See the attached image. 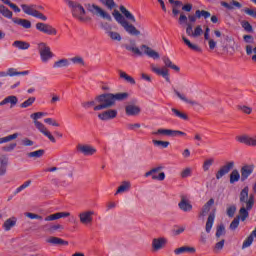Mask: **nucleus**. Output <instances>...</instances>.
<instances>
[{
  "instance_id": "obj_47",
  "label": "nucleus",
  "mask_w": 256,
  "mask_h": 256,
  "mask_svg": "<svg viewBox=\"0 0 256 256\" xmlns=\"http://www.w3.org/2000/svg\"><path fill=\"white\" fill-rule=\"evenodd\" d=\"M4 5H8L10 9L14 10V13H21V8L17 4L11 3L10 0H1Z\"/></svg>"
},
{
  "instance_id": "obj_33",
  "label": "nucleus",
  "mask_w": 256,
  "mask_h": 256,
  "mask_svg": "<svg viewBox=\"0 0 256 256\" xmlns=\"http://www.w3.org/2000/svg\"><path fill=\"white\" fill-rule=\"evenodd\" d=\"M182 41L185 43V45H187V47L189 49H191L192 51H196V53H201V47L197 46V44H193L191 43V41L189 39H187V37L182 36Z\"/></svg>"
},
{
  "instance_id": "obj_7",
  "label": "nucleus",
  "mask_w": 256,
  "mask_h": 256,
  "mask_svg": "<svg viewBox=\"0 0 256 256\" xmlns=\"http://www.w3.org/2000/svg\"><path fill=\"white\" fill-rule=\"evenodd\" d=\"M95 101L99 103L94 107V111H103V109H109L115 105L113 93H105L95 98Z\"/></svg>"
},
{
  "instance_id": "obj_43",
  "label": "nucleus",
  "mask_w": 256,
  "mask_h": 256,
  "mask_svg": "<svg viewBox=\"0 0 256 256\" xmlns=\"http://www.w3.org/2000/svg\"><path fill=\"white\" fill-rule=\"evenodd\" d=\"M69 59L67 58H62L56 62H54L53 67L54 68H61V67H69Z\"/></svg>"
},
{
  "instance_id": "obj_35",
  "label": "nucleus",
  "mask_w": 256,
  "mask_h": 256,
  "mask_svg": "<svg viewBox=\"0 0 256 256\" xmlns=\"http://www.w3.org/2000/svg\"><path fill=\"white\" fill-rule=\"evenodd\" d=\"M120 79H124L126 83H130V85H135V78L131 77L129 74H127L125 71L119 70L118 71Z\"/></svg>"
},
{
  "instance_id": "obj_14",
  "label": "nucleus",
  "mask_w": 256,
  "mask_h": 256,
  "mask_svg": "<svg viewBox=\"0 0 256 256\" xmlns=\"http://www.w3.org/2000/svg\"><path fill=\"white\" fill-rule=\"evenodd\" d=\"M76 150L78 151V153H82V155H85L86 157L95 155V153H97V149L88 144H78L76 146Z\"/></svg>"
},
{
  "instance_id": "obj_6",
  "label": "nucleus",
  "mask_w": 256,
  "mask_h": 256,
  "mask_svg": "<svg viewBox=\"0 0 256 256\" xmlns=\"http://www.w3.org/2000/svg\"><path fill=\"white\" fill-rule=\"evenodd\" d=\"M44 115H45L44 112H35V113L31 114L30 117H31V119H33L36 129H38V131H40V133H42V135L47 137L49 139V141H51V143H57V140L55 139V136H53V134H51V131H49L47 129V127H45L43 125V123L38 121V119H41V117H44Z\"/></svg>"
},
{
  "instance_id": "obj_60",
  "label": "nucleus",
  "mask_w": 256,
  "mask_h": 256,
  "mask_svg": "<svg viewBox=\"0 0 256 256\" xmlns=\"http://www.w3.org/2000/svg\"><path fill=\"white\" fill-rule=\"evenodd\" d=\"M82 107L84 109H91V107H97V102H96V100L95 101L92 100V101L83 102Z\"/></svg>"
},
{
  "instance_id": "obj_40",
  "label": "nucleus",
  "mask_w": 256,
  "mask_h": 256,
  "mask_svg": "<svg viewBox=\"0 0 256 256\" xmlns=\"http://www.w3.org/2000/svg\"><path fill=\"white\" fill-rule=\"evenodd\" d=\"M0 13L1 15H3V17H6V19H13V12L9 10V8L1 4H0Z\"/></svg>"
},
{
  "instance_id": "obj_27",
  "label": "nucleus",
  "mask_w": 256,
  "mask_h": 256,
  "mask_svg": "<svg viewBox=\"0 0 256 256\" xmlns=\"http://www.w3.org/2000/svg\"><path fill=\"white\" fill-rule=\"evenodd\" d=\"M13 23L16 25H20V27H23L24 29H31V21L23 18H13Z\"/></svg>"
},
{
  "instance_id": "obj_53",
  "label": "nucleus",
  "mask_w": 256,
  "mask_h": 256,
  "mask_svg": "<svg viewBox=\"0 0 256 256\" xmlns=\"http://www.w3.org/2000/svg\"><path fill=\"white\" fill-rule=\"evenodd\" d=\"M238 111H241L244 113V115H251L253 113V108L247 105H238Z\"/></svg>"
},
{
  "instance_id": "obj_12",
  "label": "nucleus",
  "mask_w": 256,
  "mask_h": 256,
  "mask_svg": "<svg viewBox=\"0 0 256 256\" xmlns=\"http://www.w3.org/2000/svg\"><path fill=\"white\" fill-rule=\"evenodd\" d=\"M36 29L45 35H57V29H55L51 24L38 22L36 23Z\"/></svg>"
},
{
  "instance_id": "obj_36",
  "label": "nucleus",
  "mask_w": 256,
  "mask_h": 256,
  "mask_svg": "<svg viewBox=\"0 0 256 256\" xmlns=\"http://www.w3.org/2000/svg\"><path fill=\"white\" fill-rule=\"evenodd\" d=\"M47 243H50L51 245H69V242L55 236H51L47 240Z\"/></svg>"
},
{
  "instance_id": "obj_8",
  "label": "nucleus",
  "mask_w": 256,
  "mask_h": 256,
  "mask_svg": "<svg viewBox=\"0 0 256 256\" xmlns=\"http://www.w3.org/2000/svg\"><path fill=\"white\" fill-rule=\"evenodd\" d=\"M21 8L26 15H30L31 17H35L36 19H41V21H47V16L37 10V5L22 4Z\"/></svg>"
},
{
  "instance_id": "obj_51",
  "label": "nucleus",
  "mask_w": 256,
  "mask_h": 256,
  "mask_svg": "<svg viewBox=\"0 0 256 256\" xmlns=\"http://www.w3.org/2000/svg\"><path fill=\"white\" fill-rule=\"evenodd\" d=\"M183 5V2L176 0L174 1V3L172 4V14L174 17H177V15H179V10L177 9V7H181Z\"/></svg>"
},
{
  "instance_id": "obj_37",
  "label": "nucleus",
  "mask_w": 256,
  "mask_h": 256,
  "mask_svg": "<svg viewBox=\"0 0 256 256\" xmlns=\"http://www.w3.org/2000/svg\"><path fill=\"white\" fill-rule=\"evenodd\" d=\"M213 223H215V213L209 214L206 221V233H211V229H213Z\"/></svg>"
},
{
  "instance_id": "obj_1",
  "label": "nucleus",
  "mask_w": 256,
  "mask_h": 256,
  "mask_svg": "<svg viewBox=\"0 0 256 256\" xmlns=\"http://www.w3.org/2000/svg\"><path fill=\"white\" fill-rule=\"evenodd\" d=\"M66 3L71 11L72 17L76 19V21H79V23H91V21H93V18L87 15V11L92 15H96V17L106 19V21H113V18L109 12L95 4H85V9L81 3L77 1L67 0Z\"/></svg>"
},
{
  "instance_id": "obj_46",
  "label": "nucleus",
  "mask_w": 256,
  "mask_h": 256,
  "mask_svg": "<svg viewBox=\"0 0 256 256\" xmlns=\"http://www.w3.org/2000/svg\"><path fill=\"white\" fill-rule=\"evenodd\" d=\"M213 163H215V158L206 159L202 165L203 171L204 172L209 171V169H211V166L213 165Z\"/></svg>"
},
{
  "instance_id": "obj_41",
  "label": "nucleus",
  "mask_w": 256,
  "mask_h": 256,
  "mask_svg": "<svg viewBox=\"0 0 256 256\" xmlns=\"http://www.w3.org/2000/svg\"><path fill=\"white\" fill-rule=\"evenodd\" d=\"M241 179V174H239V170L234 169L230 173V184L233 185L234 183H237Z\"/></svg>"
},
{
  "instance_id": "obj_13",
  "label": "nucleus",
  "mask_w": 256,
  "mask_h": 256,
  "mask_svg": "<svg viewBox=\"0 0 256 256\" xmlns=\"http://www.w3.org/2000/svg\"><path fill=\"white\" fill-rule=\"evenodd\" d=\"M235 167V162L229 161L225 165L221 166L220 169L216 172V179H223L233 168Z\"/></svg>"
},
{
  "instance_id": "obj_38",
  "label": "nucleus",
  "mask_w": 256,
  "mask_h": 256,
  "mask_svg": "<svg viewBox=\"0 0 256 256\" xmlns=\"http://www.w3.org/2000/svg\"><path fill=\"white\" fill-rule=\"evenodd\" d=\"M131 189V182L129 181H124L122 184L118 187L115 195H119V193H127Z\"/></svg>"
},
{
  "instance_id": "obj_9",
  "label": "nucleus",
  "mask_w": 256,
  "mask_h": 256,
  "mask_svg": "<svg viewBox=\"0 0 256 256\" xmlns=\"http://www.w3.org/2000/svg\"><path fill=\"white\" fill-rule=\"evenodd\" d=\"M38 51L41 57V61H43V63H47L49 59H53V52H51V47H49L47 43L45 42L39 43Z\"/></svg>"
},
{
  "instance_id": "obj_62",
  "label": "nucleus",
  "mask_w": 256,
  "mask_h": 256,
  "mask_svg": "<svg viewBox=\"0 0 256 256\" xmlns=\"http://www.w3.org/2000/svg\"><path fill=\"white\" fill-rule=\"evenodd\" d=\"M201 35H203V28L201 27V25H198L193 31V37H201Z\"/></svg>"
},
{
  "instance_id": "obj_31",
  "label": "nucleus",
  "mask_w": 256,
  "mask_h": 256,
  "mask_svg": "<svg viewBox=\"0 0 256 256\" xmlns=\"http://www.w3.org/2000/svg\"><path fill=\"white\" fill-rule=\"evenodd\" d=\"M12 46H14L16 49H20L22 51H25L31 47V44L29 42H25L22 40H16L13 42Z\"/></svg>"
},
{
  "instance_id": "obj_55",
  "label": "nucleus",
  "mask_w": 256,
  "mask_h": 256,
  "mask_svg": "<svg viewBox=\"0 0 256 256\" xmlns=\"http://www.w3.org/2000/svg\"><path fill=\"white\" fill-rule=\"evenodd\" d=\"M35 103V97H30L26 101L20 104L21 109H27V107H31Z\"/></svg>"
},
{
  "instance_id": "obj_24",
  "label": "nucleus",
  "mask_w": 256,
  "mask_h": 256,
  "mask_svg": "<svg viewBox=\"0 0 256 256\" xmlns=\"http://www.w3.org/2000/svg\"><path fill=\"white\" fill-rule=\"evenodd\" d=\"M8 103H10V107L13 109V107L19 103V98H17V96L10 95L0 102V107H3V105H8Z\"/></svg>"
},
{
  "instance_id": "obj_23",
  "label": "nucleus",
  "mask_w": 256,
  "mask_h": 256,
  "mask_svg": "<svg viewBox=\"0 0 256 256\" xmlns=\"http://www.w3.org/2000/svg\"><path fill=\"white\" fill-rule=\"evenodd\" d=\"M65 217H71V213H69V212H57V213L51 214L49 216H46L44 218V221H57V219H63Z\"/></svg>"
},
{
  "instance_id": "obj_32",
  "label": "nucleus",
  "mask_w": 256,
  "mask_h": 256,
  "mask_svg": "<svg viewBox=\"0 0 256 256\" xmlns=\"http://www.w3.org/2000/svg\"><path fill=\"white\" fill-rule=\"evenodd\" d=\"M174 117H178V119H182L183 121H189V115L187 113L177 109V108H172L171 109Z\"/></svg>"
},
{
  "instance_id": "obj_2",
  "label": "nucleus",
  "mask_w": 256,
  "mask_h": 256,
  "mask_svg": "<svg viewBox=\"0 0 256 256\" xmlns=\"http://www.w3.org/2000/svg\"><path fill=\"white\" fill-rule=\"evenodd\" d=\"M119 9L120 12L117 9H114L112 12V16L114 17L115 21L124 29L126 33H128V35H131L132 37H139V35H141V31L132 24L137 21L135 16L123 5H121Z\"/></svg>"
},
{
  "instance_id": "obj_61",
  "label": "nucleus",
  "mask_w": 256,
  "mask_h": 256,
  "mask_svg": "<svg viewBox=\"0 0 256 256\" xmlns=\"http://www.w3.org/2000/svg\"><path fill=\"white\" fill-rule=\"evenodd\" d=\"M126 128L128 129V131H137V129H141V124L140 123H128L126 124Z\"/></svg>"
},
{
  "instance_id": "obj_64",
  "label": "nucleus",
  "mask_w": 256,
  "mask_h": 256,
  "mask_svg": "<svg viewBox=\"0 0 256 256\" xmlns=\"http://www.w3.org/2000/svg\"><path fill=\"white\" fill-rule=\"evenodd\" d=\"M191 173V168H185L184 170H182L180 176L182 177V179H187V177H191Z\"/></svg>"
},
{
  "instance_id": "obj_52",
  "label": "nucleus",
  "mask_w": 256,
  "mask_h": 256,
  "mask_svg": "<svg viewBox=\"0 0 256 256\" xmlns=\"http://www.w3.org/2000/svg\"><path fill=\"white\" fill-rule=\"evenodd\" d=\"M152 143L155 147H162V149H167L170 145L169 141L163 140H153Z\"/></svg>"
},
{
  "instance_id": "obj_49",
  "label": "nucleus",
  "mask_w": 256,
  "mask_h": 256,
  "mask_svg": "<svg viewBox=\"0 0 256 256\" xmlns=\"http://www.w3.org/2000/svg\"><path fill=\"white\" fill-rule=\"evenodd\" d=\"M70 61L74 65H81V67H85V60L81 56H74L70 59Z\"/></svg>"
},
{
  "instance_id": "obj_26",
  "label": "nucleus",
  "mask_w": 256,
  "mask_h": 256,
  "mask_svg": "<svg viewBox=\"0 0 256 256\" xmlns=\"http://www.w3.org/2000/svg\"><path fill=\"white\" fill-rule=\"evenodd\" d=\"M15 225H17V217L13 216V217L5 220L2 227H3L4 231H11V229H13V227H15Z\"/></svg>"
},
{
  "instance_id": "obj_30",
  "label": "nucleus",
  "mask_w": 256,
  "mask_h": 256,
  "mask_svg": "<svg viewBox=\"0 0 256 256\" xmlns=\"http://www.w3.org/2000/svg\"><path fill=\"white\" fill-rule=\"evenodd\" d=\"M195 247H190V246H182L179 248H176L174 250V253L176 255H183V253H195Z\"/></svg>"
},
{
  "instance_id": "obj_10",
  "label": "nucleus",
  "mask_w": 256,
  "mask_h": 256,
  "mask_svg": "<svg viewBox=\"0 0 256 256\" xmlns=\"http://www.w3.org/2000/svg\"><path fill=\"white\" fill-rule=\"evenodd\" d=\"M95 211L85 210L78 214L79 221L82 225H92Z\"/></svg>"
},
{
  "instance_id": "obj_15",
  "label": "nucleus",
  "mask_w": 256,
  "mask_h": 256,
  "mask_svg": "<svg viewBox=\"0 0 256 256\" xmlns=\"http://www.w3.org/2000/svg\"><path fill=\"white\" fill-rule=\"evenodd\" d=\"M255 171V165L253 164H246L241 167L240 169V179L241 181H247L251 175H253V172Z\"/></svg>"
},
{
  "instance_id": "obj_20",
  "label": "nucleus",
  "mask_w": 256,
  "mask_h": 256,
  "mask_svg": "<svg viewBox=\"0 0 256 256\" xmlns=\"http://www.w3.org/2000/svg\"><path fill=\"white\" fill-rule=\"evenodd\" d=\"M125 113L129 117H135L141 113V108L134 104H128L125 106Z\"/></svg>"
},
{
  "instance_id": "obj_45",
  "label": "nucleus",
  "mask_w": 256,
  "mask_h": 256,
  "mask_svg": "<svg viewBox=\"0 0 256 256\" xmlns=\"http://www.w3.org/2000/svg\"><path fill=\"white\" fill-rule=\"evenodd\" d=\"M99 1H100V3H102V5L107 7V9H109V11H113V9H115V7H117L115 0H99Z\"/></svg>"
},
{
  "instance_id": "obj_58",
  "label": "nucleus",
  "mask_w": 256,
  "mask_h": 256,
  "mask_svg": "<svg viewBox=\"0 0 256 256\" xmlns=\"http://www.w3.org/2000/svg\"><path fill=\"white\" fill-rule=\"evenodd\" d=\"M225 247V239L220 240L214 246V253H219Z\"/></svg>"
},
{
  "instance_id": "obj_50",
  "label": "nucleus",
  "mask_w": 256,
  "mask_h": 256,
  "mask_svg": "<svg viewBox=\"0 0 256 256\" xmlns=\"http://www.w3.org/2000/svg\"><path fill=\"white\" fill-rule=\"evenodd\" d=\"M17 137H19V134L14 133L6 137L0 138V145H2V143H9V141H14V139H17Z\"/></svg>"
},
{
  "instance_id": "obj_22",
  "label": "nucleus",
  "mask_w": 256,
  "mask_h": 256,
  "mask_svg": "<svg viewBox=\"0 0 256 256\" xmlns=\"http://www.w3.org/2000/svg\"><path fill=\"white\" fill-rule=\"evenodd\" d=\"M117 117V110H107L100 114H98V118L101 119V121H109L110 119H115Z\"/></svg>"
},
{
  "instance_id": "obj_25",
  "label": "nucleus",
  "mask_w": 256,
  "mask_h": 256,
  "mask_svg": "<svg viewBox=\"0 0 256 256\" xmlns=\"http://www.w3.org/2000/svg\"><path fill=\"white\" fill-rule=\"evenodd\" d=\"M210 32H211V29L209 28V26H206V29L204 32V39L205 41H208L210 51H213V49L217 47V42H215V40L209 36Z\"/></svg>"
},
{
  "instance_id": "obj_57",
  "label": "nucleus",
  "mask_w": 256,
  "mask_h": 256,
  "mask_svg": "<svg viewBox=\"0 0 256 256\" xmlns=\"http://www.w3.org/2000/svg\"><path fill=\"white\" fill-rule=\"evenodd\" d=\"M222 235H225V225L220 224L216 228V237L219 239V237H222Z\"/></svg>"
},
{
  "instance_id": "obj_19",
  "label": "nucleus",
  "mask_w": 256,
  "mask_h": 256,
  "mask_svg": "<svg viewBox=\"0 0 256 256\" xmlns=\"http://www.w3.org/2000/svg\"><path fill=\"white\" fill-rule=\"evenodd\" d=\"M237 141L239 143H243L244 145H248V147H256V136H247V135H242L237 138Z\"/></svg>"
},
{
  "instance_id": "obj_44",
  "label": "nucleus",
  "mask_w": 256,
  "mask_h": 256,
  "mask_svg": "<svg viewBox=\"0 0 256 256\" xmlns=\"http://www.w3.org/2000/svg\"><path fill=\"white\" fill-rule=\"evenodd\" d=\"M114 103L116 101H125L126 99H129V93L122 92V93H116L113 94Z\"/></svg>"
},
{
  "instance_id": "obj_17",
  "label": "nucleus",
  "mask_w": 256,
  "mask_h": 256,
  "mask_svg": "<svg viewBox=\"0 0 256 256\" xmlns=\"http://www.w3.org/2000/svg\"><path fill=\"white\" fill-rule=\"evenodd\" d=\"M167 245V238L159 237L152 240V251H161Z\"/></svg>"
},
{
  "instance_id": "obj_63",
  "label": "nucleus",
  "mask_w": 256,
  "mask_h": 256,
  "mask_svg": "<svg viewBox=\"0 0 256 256\" xmlns=\"http://www.w3.org/2000/svg\"><path fill=\"white\" fill-rule=\"evenodd\" d=\"M243 29L247 31V33H253V26L249 23V21H243L241 23Z\"/></svg>"
},
{
  "instance_id": "obj_4",
  "label": "nucleus",
  "mask_w": 256,
  "mask_h": 256,
  "mask_svg": "<svg viewBox=\"0 0 256 256\" xmlns=\"http://www.w3.org/2000/svg\"><path fill=\"white\" fill-rule=\"evenodd\" d=\"M162 61L165 66L162 68H159V67H156L155 64H151L150 65L151 72L163 77L165 81H167V83H171V79L169 78V69H173L174 71L179 73L180 68L179 66L173 64L169 56H163Z\"/></svg>"
},
{
  "instance_id": "obj_29",
  "label": "nucleus",
  "mask_w": 256,
  "mask_h": 256,
  "mask_svg": "<svg viewBox=\"0 0 256 256\" xmlns=\"http://www.w3.org/2000/svg\"><path fill=\"white\" fill-rule=\"evenodd\" d=\"M174 93L176 97L180 98L181 101H184V103H187L188 105H199V102L195 100H190L185 94H181V92L177 90H174Z\"/></svg>"
},
{
  "instance_id": "obj_42",
  "label": "nucleus",
  "mask_w": 256,
  "mask_h": 256,
  "mask_svg": "<svg viewBox=\"0 0 256 256\" xmlns=\"http://www.w3.org/2000/svg\"><path fill=\"white\" fill-rule=\"evenodd\" d=\"M43 155H45V150L40 149V150H36L34 152L28 153L27 157H29L30 159H40V157H43Z\"/></svg>"
},
{
  "instance_id": "obj_59",
  "label": "nucleus",
  "mask_w": 256,
  "mask_h": 256,
  "mask_svg": "<svg viewBox=\"0 0 256 256\" xmlns=\"http://www.w3.org/2000/svg\"><path fill=\"white\" fill-rule=\"evenodd\" d=\"M236 212H237V206L235 205L229 206L226 210L228 217H235Z\"/></svg>"
},
{
  "instance_id": "obj_16",
  "label": "nucleus",
  "mask_w": 256,
  "mask_h": 256,
  "mask_svg": "<svg viewBox=\"0 0 256 256\" xmlns=\"http://www.w3.org/2000/svg\"><path fill=\"white\" fill-rule=\"evenodd\" d=\"M163 167L159 166L156 168H152L150 171L145 173V177H152L154 181H165V172L159 173ZM155 173H159L158 176Z\"/></svg>"
},
{
  "instance_id": "obj_3",
  "label": "nucleus",
  "mask_w": 256,
  "mask_h": 256,
  "mask_svg": "<svg viewBox=\"0 0 256 256\" xmlns=\"http://www.w3.org/2000/svg\"><path fill=\"white\" fill-rule=\"evenodd\" d=\"M239 201L242 207L239 210V215L237 216V218L240 221H246L249 217V211H251V209H253V206L255 205V194L249 195V186H245L241 190L239 195Z\"/></svg>"
},
{
  "instance_id": "obj_54",
  "label": "nucleus",
  "mask_w": 256,
  "mask_h": 256,
  "mask_svg": "<svg viewBox=\"0 0 256 256\" xmlns=\"http://www.w3.org/2000/svg\"><path fill=\"white\" fill-rule=\"evenodd\" d=\"M196 17H198V19H201V17L209 19V17H211V12L206 10H196Z\"/></svg>"
},
{
  "instance_id": "obj_34",
  "label": "nucleus",
  "mask_w": 256,
  "mask_h": 256,
  "mask_svg": "<svg viewBox=\"0 0 256 256\" xmlns=\"http://www.w3.org/2000/svg\"><path fill=\"white\" fill-rule=\"evenodd\" d=\"M222 7H225L226 9H229L230 11L234 9V7H237V9H241L243 5H241L236 0H231L230 4L227 2L222 1L221 2Z\"/></svg>"
},
{
  "instance_id": "obj_21",
  "label": "nucleus",
  "mask_w": 256,
  "mask_h": 256,
  "mask_svg": "<svg viewBox=\"0 0 256 256\" xmlns=\"http://www.w3.org/2000/svg\"><path fill=\"white\" fill-rule=\"evenodd\" d=\"M178 207L181 209V211H184V213H189V211L193 210V205H191V202H189L185 196L181 197V201L178 203Z\"/></svg>"
},
{
  "instance_id": "obj_18",
  "label": "nucleus",
  "mask_w": 256,
  "mask_h": 256,
  "mask_svg": "<svg viewBox=\"0 0 256 256\" xmlns=\"http://www.w3.org/2000/svg\"><path fill=\"white\" fill-rule=\"evenodd\" d=\"M178 22L180 25H187L186 27V34L188 37H193V25H191V23H187V15H185V13L181 12L180 13V17L178 19Z\"/></svg>"
},
{
  "instance_id": "obj_5",
  "label": "nucleus",
  "mask_w": 256,
  "mask_h": 256,
  "mask_svg": "<svg viewBox=\"0 0 256 256\" xmlns=\"http://www.w3.org/2000/svg\"><path fill=\"white\" fill-rule=\"evenodd\" d=\"M124 47L126 51H131L132 53H134V55H138L139 57H141L143 53L144 55H147V57H150V59H159V57H161L159 55V52L153 50L151 47L145 44H142L140 46V50L135 46V41H131V45L125 44Z\"/></svg>"
},
{
  "instance_id": "obj_48",
  "label": "nucleus",
  "mask_w": 256,
  "mask_h": 256,
  "mask_svg": "<svg viewBox=\"0 0 256 256\" xmlns=\"http://www.w3.org/2000/svg\"><path fill=\"white\" fill-rule=\"evenodd\" d=\"M108 30H109V28H108ZM108 37H110V39L112 40V41H121V39H122V37H121V34L120 33H118V32H115V31H112V30H110V31H108Z\"/></svg>"
},
{
  "instance_id": "obj_11",
  "label": "nucleus",
  "mask_w": 256,
  "mask_h": 256,
  "mask_svg": "<svg viewBox=\"0 0 256 256\" xmlns=\"http://www.w3.org/2000/svg\"><path fill=\"white\" fill-rule=\"evenodd\" d=\"M153 135H164L166 137H185L187 134L179 130L160 128L156 132H153Z\"/></svg>"
},
{
  "instance_id": "obj_56",
  "label": "nucleus",
  "mask_w": 256,
  "mask_h": 256,
  "mask_svg": "<svg viewBox=\"0 0 256 256\" xmlns=\"http://www.w3.org/2000/svg\"><path fill=\"white\" fill-rule=\"evenodd\" d=\"M253 236L249 235L242 244V249H247V247H251L253 245Z\"/></svg>"
},
{
  "instance_id": "obj_28",
  "label": "nucleus",
  "mask_w": 256,
  "mask_h": 256,
  "mask_svg": "<svg viewBox=\"0 0 256 256\" xmlns=\"http://www.w3.org/2000/svg\"><path fill=\"white\" fill-rule=\"evenodd\" d=\"M213 205H215V199L211 198L207 203L204 204L200 212V217H205V215L211 211V207H213Z\"/></svg>"
},
{
  "instance_id": "obj_39",
  "label": "nucleus",
  "mask_w": 256,
  "mask_h": 256,
  "mask_svg": "<svg viewBox=\"0 0 256 256\" xmlns=\"http://www.w3.org/2000/svg\"><path fill=\"white\" fill-rule=\"evenodd\" d=\"M7 77H15L16 75H29V70L18 72L15 68H9L6 72Z\"/></svg>"
}]
</instances>
